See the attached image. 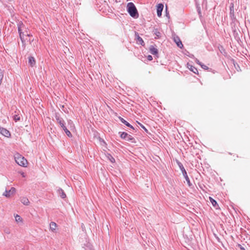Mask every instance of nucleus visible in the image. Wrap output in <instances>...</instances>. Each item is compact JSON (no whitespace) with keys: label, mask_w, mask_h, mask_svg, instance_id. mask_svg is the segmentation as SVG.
<instances>
[{"label":"nucleus","mask_w":250,"mask_h":250,"mask_svg":"<svg viewBox=\"0 0 250 250\" xmlns=\"http://www.w3.org/2000/svg\"><path fill=\"white\" fill-rule=\"evenodd\" d=\"M62 129L65 132L66 134L69 137H71L72 136L71 132L66 128V126L64 125H62Z\"/></svg>","instance_id":"f8f14e48"},{"label":"nucleus","mask_w":250,"mask_h":250,"mask_svg":"<svg viewBox=\"0 0 250 250\" xmlns=\"http://www.w3.org/2000/svg\"><path fill=\"white\" fill-rule=\"evenodd\" d=\"M155 34L158 38L161 36V33L159 31H156Z\"/></svg>","instance_id":"a878e982"},{"label":"nucleus","mask_w":250,"mask_h":250,"mask_svg":"<svg viewBox=\"0 0 250 250\" xmlns=\"http://www.w3.org/2000/svg\"><path fill=\"white\" fill-rule=\"evenodd\" d=\"M120 136L122 139H125L126 141L135 142V139L132 136H131L129 134H128L126 132H122Z\"/></svg>","instance_id":"20e7f679"},{"label":"nucleus","mask_w":250,"mask_h":250,"mask_svg":"<svg viewBox=\"0 0 250 250\" xmlns=\"http://www.w3.org/2000/svg\"><path fill=\"white\" fill-rule=\"evenodd\" d=\"M3 77V75L2 71L1 69H0V85L1 84V83H2Z\"/></svg>","instance_id":"4be33fe9"},{"label":"nucleus","mask_w":250,"mask_h":250,"mask_svg":"<svg viewBox=\"0 0 250 250\" xmlns=\"http://www.w3.org/2000/svg\"><path fill=\"white\" fill-rule=\"evenodd\" d=\"M14 120L16 122H17L18 121H19L20 120V117L18 115H15L14 118Z\"/></svg>","instance_id":"393cba45"},{"label":"nucleus","mask_w":250,"mask_h":250,"mask_svg":"<svg viewBox=\"0 0 250 250\" xmlns=\"http://www.w3.org/2000/svg\"><path fill=\"white\" fill-rule=\"evenodd\" d=\"M15 160L19 165L23 167H26L27 166L28 162L27 160L20 154H16L15 155Z\"/></svg>","instance_id":"7ed1b4c3"},{"label":"nucleus","mask_w":250,"mask_h":250,"mask_svg":"<svg viewBox=\"0 0 250 250\" xmlns=\"http://www.w3.org/2000/svg\"><path fill=\"white\" fill-rule=\"evenodd\" d=\"M0 133L6 137H9L11 135L10 132L4 128H0Z\"/></svg>","instance_id":"6e6552de"},{"label":"nucleus","mask_w":250,"mask_h":250,"mask_svg":"<svg viewBox=\"0 0 250 250\" xmlns=\"http://www.w3.org/2000/svg\"><path fill=\"white\" fill-rule=\"evenodd\" d=\"M16 191V188L12 187L9 191L5 190V191L3 193V195L6 197L9 198L11 195L15 194Z\"/></svg>","instance_id":"39448f33"},{"label":"nucleus","mask_w":250,"mask_h":250,"mask_svg":"<svg viewBox=\"0 0 250 250\" xmlns=\"http://www.w3.org/2000/svg\"><path fill=\"white\" fill-rule=\"evenodd\" d=\"M164 8V5L162 3H159L157 5V14L159 17L162 15V12Z\"/></svg>","instance_id":"0eeeda50"},{"label":"nucleus","mask_w":250,"mask_h":250,"mask_svg":"<svg viewBox=\"0 0 250 250\" xmlns=\"http://www.w3.org/2000/svg\"><path fill=\"white\" fill-rule=\"evenodd\" d=\"M121 121L123 123L125 124L126 126L130 127L133 129V126L131 125H130L128 122H127L124 119L122 118L121 119Z\"/></svg>","instance_id":"a211bd4d"},{"label":"nucleus","mask_w":250,"mask_h":250,"mask_svg":"<svg viewBox=\"0 0 250 250\" xmlns=\"http://www.w3.org/2000/svg\"><path fill=\"white\" fill-rule=\"evenodd\" d=\"M18 32L24 48L33 41L32 35L28 32L23 23H21L19 24Z\"/></svg>","instance_id":"f257e3e1"},{"label":"nucleus","mask_w":250,"mask_h":250,"mask_svg":"<svg viewBox=\"0 0 250 250\" xmlns=\"http://www.w3.org/2000/svg\"><path fill=\"white\" fill-rule=\"evenodd\" d=\"M21 203L25 205H28L29 201L26 197H22L21 198Z\"/></svg>","instance_id":"2eb2a0df"},{"label":"nucleus","mask_w":250,"mask_h":250,"mask_svg":"<svg viewBox=\"0 0 250 250\" xmlns=\"http://www.w3.org/2000/svg\"><path fill=\"white\" fill-rule=\"evenodd\" d=\"M28 62H35V59L32 56H29L28 58Z\"/></svg>","instance_id":"aec40b11"},{"label":"nucleus","mask_w":250,"mask_h":250,"mask_svg":"<svg viewBox=\"0 0 250 250\" xmlns=\"http://www.w3.org/2000/svg\"><path fill=\"white\" fill-rule=\"evenodd\" d=\"M199 65H201V66L205 69H208V66H207L205 63H202V64L201 63H197Z\"/></svg>","instance_id":"5701e85b"},{"label":"nucleus","mask_w":250,"mask_h":250,"mask_svg":"<svg viewBox=\"0 0 250 250\" xmlns=\"http://www.w3.org/2000/svg\"><path fill=\"white\" fill-rule=\"evenodd\" d=\"M57 227V225L54 222H51L50 224V229L52 231H54Z\"/></svg>","instance_id":"9b49d317"},{"label":"nucleus","mask_w":250,"mask_h":250,"mask_svg":"<svg viewBox=\"0 0 250 250\" xmlns=\"http://www.w3.org/2000/svg\"><path fill=\"white\" fill-rule=\"evenodd\" d=\"M22 176H23V177H24V174H23V173L22 174Z\"/></svg>","instance_id":"72a5a7b5"},{"label":"nucleus","mask_w":250,"mask_h":250,"mask_svg":"<svg viewBox=\"0 0 250 250\" xmlns=\"http://www.w3.org/2000/svg\"><path fill=\"white\" fill-rule=\"evenodd\" d=\"M60 196L62 198H64L66 197V195L62 189L59 190Z\"/></svg>","instance_id":"6ab92c4d"},{"label":"nucleus","mask_w":250,"mask_h":250,"mask_svg":"<svg viewBox=\"0 0 250 250\" xmlns=\"http://www.w3.org/2000/svg\"><path fill=\"white\" fill-rule=\"evenodd\" d=\"M127 12L132 17L136 18L138 17L139 15L137 10L132 2L128 3L127 5Z\"/></svg>","instance_id":"f03ea898"},{"label":"nucleus","mask_w":250,"mask_h":250,"mask_svg":"<svg viewBox=\"0 0 250 250\" xmlns=\"http://www.w3.org/2000/svg\"><path fill=\"white\" fill-rule=\"evenodd\" d=\"M187 67H188L191 71L193 72L195 74H196L198 73V70L196 67L192 65L190 63H187Z\"/></svg>","instance_id":"9d476101"},{"label":"nucleus","mask_w":250,"mask_h":250,"mask_svg":"<svg viewBox=\"0 0 250 250\" xmlns=\"http://www.w3.org/2000/svg\"><path fill=\"white\" fill-rule=\"evenodd\" d=\"M236 65H237V66L239 67V66H238V63H236V64H235V63H234V67H235L236 68H237V67H236Z\"/></svg>","instance_id":"c756f323"},{"label":"nucleus","mask_w":250,"mask_h":250,"mask_svg":"<svg viewBox=\"0 0 250 250\" xmlns=\"http://www.w3.org/2000/svg\"><path fill=\"white\" fill-rule=\"evenodd\" d=\"M183 168L184 169V172H183V174L184 175V177L188 184V185L189 186H190L191 184H190V180H189V178L188 177V176L187 175V172L186 171L185 169H184V167H183Z\"/></svg>","instance_id":"ddd939ff"},{"label":"nucleus","mask_w":250,"mask_h":250,"mask_svg":"<svg viewBox=\"0 0 250 250\" xmlns=\"http://www.w3.org/2000/svg\"><path fill=\"white\" fill-rule=\"evenodd\" d=\"M229 154L231 155V153H229Z\"/></svg>","instance_id":"473e14b6"},{"label":"nucleus","mask_w":250,"mask_h":250,"mask_svg":"<svg viewBox=\"0 0 250 250\" xmlns=\"http://www.w3.org/2000/svg\"><path fill=\"white\" fill-rule=\"evenodd\" d=\"M148 61H150L152 60V57L151 55H148L147 57Z\"/></svg>","instance_id":"bb28decb"},{"label":"nucleus","mask_w":250,"mask_h":250,"mask_svg":"<svg viewBox=\"0 0 250 250\" xmlns=\"http://www.w3.org/2000/svg\"><path fill=\"white\" fill-rule=\"evenodd\" d=\"M180 168H181L182 170H183V169L184 170V169L183 168H182L181 166H180ZM182 167H183V166H182Z\"/></svg>","instance_id":"2f4dec72"},{"label":"nucleus","mask_w":250,"mask_h":250,"mask_svg":"<svg viewBox=\"0 0 250 250\" xmlns=\"http://www.w3.org/2000/svg\"><path fill=\"white\" fill-rule=\"evenodd\" d=\"M135 36L137 40V42L138 43L141 44L142 45H144L145 43L142 39V38H141L138 33H135Z\"/></svg>","instance_id":"1a4fd4ad"},{"label":"nucleus","mask_w":250,"mask_h":250,"mask_svg":"<svg viewBox=\"0 0 250 250\" xmlns=\"http://www.w3.org/2000/svg\"><path fill=\"white\" fill-rule=\"evenodd\" d=\"M150 52L153 54H156L158 53V50L154 47H151L150 48Z\"/></svg>","instance_id":"f3484780"},{"label":"nucleus","mask_w":250,"mask_h":250,"mask_svg":"<svg viewBox=\"0 0 250 250\" xmlns=\"http://www.w3.org/2000/svg\"><path fill=\"white\" fill-rule=\"evenodd\" d=\"M57 121H58V123L60 125L61 127L62 128V125H64V121H62V120H61L59 118H57Z\"/></svg>","instance_id":"412c9836"},{"label":"nucleus","mask_w":250,"mask_h":250,"mask_svg":"<svg viewBox=\"0 0 250 250\" xmlns=\"http://www.w3.org/2000/svg\"><path fill=\"white\" fill-rule=\"evenodd\" d=\"M173 40L174 42L176 43V44H177V46H178L180 48H183V47H184L183 44L179 37L176 36H174L173 37Z\"/></svg>","instance_id":"423d86ee"},{"label":"nucleus","mask_w":250,"mask_h":250,"mask_svg":"<svg viewBox=\"0 0 250 250\" xmlns=\"http://www.w3.org/2000/svg\"><path fill=\"white\" fill-rule=\"evenodd\" d=\"M138 124H139L140 125V126L143 128L146 131H147V129L145 128V127L143 125H142L141 124H140V123H138Z\"/></svg>","instance_id":"cd10ccee"},{"label":"nucleus","mask_w":250,"mask_h":250,"mask_svg":"<svg viewBox=\"0 0 250 250\" xmlns=\"http://www.w3.org/2000/svg\"><path fill=\"white\" fill-rule=\"evenodd\" d=\"M15 220L17 223H22V222H23L22 219L21 218V217L20 215L17 214L16 215H15Z\"/></svg>","instance_id":"dca6fc26"},{"label":"nucleus","mask_w":250,"mask_h":250,"mask_svg":"<svg viewBox=\"0 0 250 250\" xmlns=\"http://www.w3.org/2000/svg\"><path fill=\"white\" fill-rule=\"evenodd\" d=\"M180 168H181L182 170H183V169L184 170V169L183 168H182L181 166H180ZM182 167H183V166H182Z\"/></svg>","instance_id":"7c9ffc66"},{"label":"nucleus","mask_w":250,"mask_h":250,"mask_svg":"<svg viewBox=\"0 0 250 250\" xmlns=\"http://www.w3.org/2000/svg\"><path fill=\"white\" fill-rule=\"evenodd\" d=\"M233 157H234L233 160H235L236 159V158H237L238 157V155L236 154L233 155Z\"/></svg>","instance_id":"c85d7f7f"},{"label":"nucleus","mask_w":250,"mask_h":250,"mask_svg":"<svg viewBox=\"0 0 250 250\" xmlns=\"http://www.w3.org/2000/svg\"><path fill=\"white\" fill-rule=\"evenodd\" d=\"M209 199L210 201V202L211 203L212 206L216 208H217V207H218V205H217V202L214 200L212 197H209Z\"/></svg>","instance_id":"4468645a"},{"label":"nucleus","mask_w":250,"mask_h":250,"mask_svg":"<svg viewBox=\"0 0 250 250\" xmlns=\"http://www.w3.org/2000/svg\"><path fill=\"white\" fill-rule=\"evenodd\" d=\"M108 158H109V160H110V161L111 162H112L113 163L115 162V159L112 156H111L110 155H109Z\"/></svg>","instance_id":"b1692460"}]
</instances>
